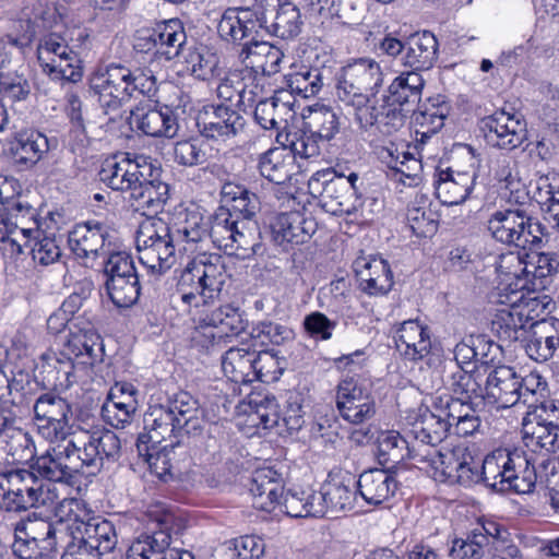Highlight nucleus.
I'll return each instance as SVG.
<instances>
[{
  "mask_svg": "<svg viewBox=\"0 0 559 559\" xmlns=\"http://www.w3.org/2000/svg\"><path fill=\"white\" fill-rule=\"evenodd\" d=\"M90 88L103 112L97 119L88 120L84 130L94 139L102 140L115 130L123 104L140 95L148 98L155 96L157 84L151 70H132L122 63L111 62L91 76Z\"/></svg>",
  "mask_w": 559,
  "mask_h": 559,
  "instance_id": "nucleus-1",
  "label": "nucleus"
},
{
  "mask_svg": "<svg viewBox=\"0 0 559 559\" xmlns=\"http://www.w3.org/2000/svg\"><path fill=\"white\" fill-rule=\"evenodd\" d=\"M461 450L467 456L466 463H462L452 474V483L469 487L483 481L500 492L528 493L534 489L537 471L523 451L498 449L480 463L466 447L461 445Z\"/></svg>",
  "mask_w": 559,
  "mask_h": 559,
  "instance_id": "nucleus-2",
  "label": "nucleus"
},
{
  "mask_svg": "<svg viewBox=\"0 0 559 559\" xmlns=\"http://www.w3.org/2000/svg\"><path fill=\"white\" fill-rule=\"evenodd\" d=\"M465 455L461 445L445 450L420 449L415 440L409 442L395 430L383 431L378 437V457L381 464L394 465L406 459H413L421 469L431 472V476L439 480L452 483V474L462 463H466Z\"/></svg>",
  "mask_w": 559,
  "mask_h": 559,
  "instance_id": "nucleus-3",
  "label": "nucleus"
},
{
  "mask_svg": "<svg viewBox=\"0 0 559 559\" xmlns=\"http://www.w3.org/2000/svg\"><path fill=\"white\" fill-rule=\"evenodd\" d=\"M209 237L213 245L238 259H249L261 248L257 222H240L221 206L209 221Z\"/></svg>",
  "mask_w": 559,
  "mask_h": 559,
  "instance_id": "nucleus-4",
  "label": "nucleus"
},
{
  "mask_svg": "<svg viewBox=\"0 0 559 559\" xmlns=\"http://www.w3.org/2000/svg\"><path fill=\"white\" fill-rule=\"evenodd\" d=\"M176 242L174 231L160 218H145L136 230L139 259L152 274L160 275L176 263Z\"/></svg>",
  "mask_w": 559,
  "mask_h": 559,
  "instance_id": "nucleus-5",
  "label": "nucleus"
},
{
  "mask_svg": "<svg viewBox=\"0 0 559 559\" xmlns=\"http://www.w3.org/2000/svg\"><path fill=\"white\" fill-rule=\"evenodd\" d=\"M487 228L497 241L523 250L540 247L547 235L546 226L522 209L496 211Z\"/></svg>",
  "mask_w": 559,
  "mask_h": 559,
  "instance_id": "nucleus-6",
  "label": "nucleus"
},
{
  "mask_svg": "<svg viewBox=\"0 0 559 559\" xmlns=\"http://www.w3.org/2000/svg\"><path fill=\"white\" fill-rule=\"evenodd\" d=\"M151 534L140 535L128 549V559H175L177 548H171V534H178L180 519L169 510L157 507L148 511Z\"/></svg>",
  "mask_w": 559,
  "mask_h": 559,
  "instance_id": "nucleus-7",
  "label": "nucleus"
},
{
  "mask_svg": "<svg viewBox=\"0 0 559 559\" xmlns=\"http://www.w3.org/2000/svg\"><path fill=\"white\" fill-rule=\"evenodd\" d=\"M8 488L2 493L0 506L9 512L52 504L56 495L33 471L16 469L7 476Z\"/></svg>",
  "mask_w": 559,
  "mask_h": 559,
  "instance_id": "nucleus-8",
  "label": "nucleus"
},
{
  "mask_svg": "<svg viewBox=\"0 0 559 559\" xmlns=\"http://www.w3.org/2000/svg\"><path fill=\"white\" fill-rule=\"evenodd\" d=\"M255 12V0L251 7L227 9L217 25L219 37L241 47L239 58L246 62L251 57V49L260 39L261 22Z\"/></svg>",
  "mask_w": 559,
  "mask_h": 559,
  "instance_id": "nucleus-9",
  "label": "nucleus"
},
{
  "mask_svg": "<svg viewBox=\"0 0 559 559\" xmlns=\"http://www.w3.org/2000/svg\"><path fill=\"white\" fill-rule=\"evenodd\" d=\"M59 443L35 459L32 468L41 477L56 483L72 484L85 467L71 433L59 439Z\"/></svg>",
  "mask_w": 559,
  "mask_h": 559,
  "instance_id": "nucleus-10",
  "label": "nucleus"
},
{
  "mask_svg": "<svg viewBox=\"0 0 559 559\" xmlns=\"http://www.w3.org/2000/svg\"><path fill=\"white\" fill-rule=\"evenodd\" d=\"M246 328V321L239 309L231 306H221L200 319L192 341L195 346L206 350L219 347L221 343L230 335H238Z\"/></svg>",
  "mask_w": 559,
  "mask_h": 559,
  "instance_id": "nucleus-11",
  "label": "nucleus"
},
{
  "mask_svg": "<svg viewBox=\"0 0 559 559\" xmlns=\"http://www.w3.org/2000/svg\"><path fill=\"white\" fill-rule=\"evenodd\" d=\"M71 436L91 474L99 472L106 463L115 462L120 456V439L109 429L80 430Z\"/></svg>",
  "mask_w": 559,
  "mask_h": 559,
  "instance_id": "nucleus-12",
  "label": "nucleus"
},
{
  "mask_svg": "<svg viewBox=\"0 0 559 559\" xmlns=\"http://www.w3.org/2000/svg\"><path fill=\"white\" fill-rule=\"evenodd\" d=\"M152 163L144 155L121 153L107 159L100 171V180L110 189L132 193L141 178L151 176Z\"/></svg>",
  "mask_w": 559,
  "mask_h": 559,
  "instance_id": "nucleus-13",
  "label": "nucleus"
},
{
  "mask_svg": "<svg viewBox=\"0 0 559 559\" xmlns=\"http://www.w3.org/2000/svg\"><path fill=\"white\" fill-rule=\"evenodd\" d=\"M383 83V73L372 59H359L342 69L335 87L338 103L378 92Z\"/></svg>",
  "mask_w": 559,
  "mask_h": 559,
  "instance_id": "nucleus-14",
  "label": "nucleus"
},
{
  "mask_svg": "<svg viewBox=\"0 0 559 559\" xmlns=\"http://www.w3.org/2000/svg\"><path fill=\"white\" fill-rule=\"evenodd\" d=\"M262 31L283 39L294 38L304 25L299 8L287 0H255Z\"/></svg>",
  "mask_w": 559,
  "mask_h": 559,
  "instance_id": "nucleus-15",
  "label": "nucleus"
},
{
  "mask_svg": "<svg viewBox=\"0 0 559 559\" xmlns=\"http://www.w3.org/2000/svg\"><path fill=\"white\" fill-rule=\"evenodd\" d=\"M38 433L50 442L69 437L70 404L53 393L41 394L34 405Z\"/></svg>",
  "mask_w": 559,
  "mask_h": 559,
  "instance_id": "nucleus-16",
  "label": "nucleus"
},
{
  "mask_svg": "<svg viewBox=\"0 0 559 559\" xmlns=\"http://www.w3.org/2000/svg\"><path fill=\"white\" fill-rule=\"evenodd\" d=\"M193 277L198 280L197 288H200L203 297L217 300L228 280L222 255L206 252L197 254L183 271L185 283Z\"/></svg>",
  "mask_w": 559,
  "mask_h": 559,
  "instance_id": "nucleus-17",
  "label": "nucleus"
},
{
  "mask_svg": "<svg viewBox=\"0 0 559 559\" xmlns=\"http://www.w3.org/2000/svg\"><path fill=\"white\" fill-rule=\"evenodd\" d=\"M336 406L341 416L359 425L373 417L376 404L368 390L354 378L343 379L337 385Z\"/></svg>",
  "mask_w": 559,
  "mask_h": 559,
  "instance_id": "nucleus-18",
  "label": "nucleus"
},
{
  "mask_svg": "<svg viewBox=\"0 0 559 559\" xmlns=\"http://www.w3.org/2000/svg\"><path fill=\"white\" fill-rule=\"evenodd\" d=\"M169 198V186L160 178V169L152 165L151 176L141 178L129 195L131 206L145 218L155 217Z\"/></svg>",
  "mask_w": 559,
  "mask_h": 559,
  "instance_id": "nucleus-19",
  "label": "nucleus"
},
{
  "mask_svg": "<svg viewBox=\"0 0 559 559\" xmlns=\"http://www.w3.org/2000/svg\"><path fill=\"white\" fill-rule=\"evenodd\" d=\"M243 117L225 106H212L198 118L200 133L210 140L231 142L245 128Z\"/></svg>",
  "mask_w": 559,
  "mask_h": 559,
  "instance_id": "nucleus-20",
  "label": "nucleus"
},
{
  "mask_svg": "<svg viewBox=\"0 0 559 559\" xmlns=\"http://www.w3.org/2000/svg\"><path fill=\"white\" fill-rule=\"evenodd\" d=\"M130 124L153 138L171 139L177 135L179 129L177 117L168 106L138 105L130 111Z\"/></svg>",
  "mask_w": 559,
  "mask_h": 559,
  "instance_id": "nucleus-21",
  "label": "nucleus"
},
{
  "mask_svg": "<svg viewBox=\"0 0 559 559\" xmlns=\"http://www.w3.org/2000/svg\"><path fill=\"white\" fill-rule=\"evenodd\" d=\"M509 408L521 402L520 376L509 366H498L487 377L483 402Z\"/></svg>",
  "mask_w": 559,
  "mask_h": 559,
  "instance_id": "nucleus-22",
  "label": "nucleus"
},
{
  "mask_svg": "<svg viewBox=\"0 0 559 559\" xmlns=\"http://www.w3.org/2000/svg\"><path fill=\"white\" fill-rule=\"evenodd\" d=\"M522 295L512 292L506 299H499L504 307L497 310L491 321V330L498 338L504 343H512L521 338L528 323V316L525 308L518 305Z\"/></svg>",
  "mask_w": 559,
  "mask_h": 559,
  "instance_id": "nucleus-23",
  "label": "nucleus"
},
{
  "mask_svg": "<svg viewBox=\"0 0 559 559\" xmlns=\"http://www.w3.org/2000/svg\"><path fill=\"white\" fill-rule=\"evenodd\" d=\"M488 144L502 150H513L524 140V126L504 110L496 111L481 120Z\"/></svg>",
  "mask_w": 559,
  "mask_h": 559,
  "instance_id": "nucleus-24",
  "label": "nucleus"
},
{
  "mask_svg": "<svg viewBox=\"0 0 559 559\" xmlns=\"http://www.w3.org/2000/svg\"><path fill=\"white\" fill-rule=\"evenodd\" d=\"M318 228L311 214L294 211L281 213L272 223L273 239L280 246L300 245L307 242Z\"/></svg>",
  "mask_w": 559,
  "mask_h": 559,
  "instance_id": "nucleus-25",
  "label": "nucleus"
},
{
  "mask_svg": "<svg viewBox=\"0 0 559 559\" xmlns=\"http://www.w3.org/2000/svg\"><path fill=\"white\" fill-rule=\"evenodd\" d=\"M524 341L525 353L532 360H549L559 347V320L549 318L532 322Z\"/></svg>",
  "mask_w": 559,
  "mask_h": 559,
  "instance_id": "nucleus-26",
  "label": "nucleus"
},
{
  "mask_svg": "<svg viewBox=\"0 0 559 559\" xmlns=\"http://www.w3.org/2000/svg\"><path fill=\"white\" fill-rule=\"evenodd\" d=\"M322 181V197L324 200V206L331 211L334 215L350 214L355 206L350 200L353 194L352 189L345 181L343 174H337L336 170H324L322 173L314 174L309 185L313 186Z\"/></svg>",
  "mask_w": 559,
  "mask_h": 559,
  "instance_id": "nucleus-27",
  "label": "nucleus"
},
{
  "mask_svg": "<svg viewBox=\"0 0 559 559\" xmlns=\"http://www.w3.org/2000/svg\"><path fill=\"white\" fill-rule=\"evenodd\" d=\"M354 270L362 292L369 295H385L393 286V274L388 262L378 257H360Z\"/></svg>",
  "mask_w": 559,
  "mask_h": 559,
  "instance_id": "nucleus-28",
  "label": "nucleus"
},
{
  "mask_svg": "<svg viewBox=\"0 0 559 559\" xmlns=\"http://www.w3.org/2000/svg\"><path fill=\"white\" fill-rule=\"evenodd\" d=\"M165 408L173 415L179 436H199L203 431L205 420L198 401L188 392L176 393Z\"/></svg>",
  "mask_w": 559,
  "mask_h": 559,
  "instance_id": "nucleus-29",
  "label": "nucleus"
},
{
  "mask_svg": "<svg viewBox=\"0 0 559 559\" xmlns=\"http://www.w3.org/2000/svg\"><path fill=\"white\" fill-rule=\"evenodd\" d=\"M109 229L99 222L76 225L69 233L68 243L72 252L81 259H95L105 249Z\"/></svg>",
  "mask_w": 559,
  "mask_h": 559,
  "instance_id": "nucleus-30",
  "label": "nucleus"
},
{
  "mask_svg": "<svg viewBox=\"0 0 559 559\" xmlns=\"http://www.w3.org/2000/svg\"><path fill=\"white\" fill-rule=\"evenodd\" d=\"M444 384L452 393V397L472 402L479 399L477 403H483L481 376L472 362H467L466 367L460 361L451 364L445 370Z\"/></svg>",
  "mask_w": 559,
  "mask_h": 559,
  "instance_id": "nucleus-31",
  "label": "nucleus"
},
{
  "mask_svg": "<svg viewBox=\"0 0 559 559\" xmlns=\"http://www.w3.org/2000/svg\"><path fill=\"white\" fill-rule=\"evenodd\" d=\"M250 492L254 508L266 512L274 511L284 493L281 475L272 468L257 469L252 476Z\"/></svg>",
  "mask_w": 559,
  "mask_h": 559,
  "instance_id": "nucleus-32",
  "label": "nucleus"
},
{
  "mask_svg": "<svg viewBox=\"0 0 559 559\" xmlns=\"http://www.w3.org/2000/svg\"><path fill=\"white\" fill-rule=\"evenodd\" d=\"M395 345L399 353L405 359L412 361L420 360L431 349L429 330L417 320L404 321L396 330Z\"/></svg>",
  "mask_w": 559,
  "mask_h": 559,
  "instance_id": "nucleus-33",
  "label": "nucleus"
},
{
  "mask_svg": "<svg viewBox=\"0 0 559 559\" xmlns=\"http://www.w3.org/2000/svg\"><path fill=\"white\" fill-rule=\"evenodd\" d=\"M146 432L139 435L138 451H147V447H157L173 436L179 435L175 418L165 406H155L144 416Z\"/></svg>",
  "mask_w": 559,
  "mask_h": 559,
  "instance_id": "nucleus-34",
  "label": "nucleus"
},
{
  "mask_svg": "<svg viewBox=\"0 0 559 559\" xmlns=\"http://www.w3.org/2000/svg\"><path fill=\"white\" fill-rule=\"evenodd\" d=\"M66 347L75 359L82 358L79 364L84 366H93L102 357L100 336L90 320L87 322L81 320L79 328H70Z\"/></svg>",
  "mask_w": 559,
  "mask_h": 559,
  "instance_id": "nucleus-35",
  "label": "nucleus"
},
{
  "mask_svg": "<svg viewBox=\"0 0 559 559\" xmlns=\"http://www.w3.org/2000/svg\"><path fill=\"white\" fill-rule=\"evenodd\" d=\"M439 44L436 36L428 32H418L407 37L403 64L413 70H429L438 56Z\"/></svg>",
  "mask_w": 559,
  "mask_h": 559,
  "instance_id": "nucleus-36",
  "label": "nucleus"
},
{
  "mask_svg": "<svg viewBox=\"0 0 559 559\" xmlns=\"http://www.w3.org/2000/svg\"><path fill=\"white\" fill-rule=\"evenodd\" d=\"M258 169L264 178L276 185L290 181L298 173L294 154L286 146L273 147L261 154Z\"/></svg>",
  "mask_w": 559,
  "mask_h": 559,
  "instance_id": "nucleus-37",
  "label": "nucleus"
},
{
  "mask_svg": "<svg viewBox=\"0 0 559 559\" xmlns=\"http://www.w3.org/2000/svg\"><path fill=\"white\" fill-rule=\"evenodd\" d=\"M221 195L225 210L234 218L240 222H257L254 217L260 210V201L255 193L241 185L228 181L223 185Z\"/></svg>",
  "mask_w": 559,
  "mask_h": 559,
  "instance_id": "nucleus-38",
  "label": "nucleus"
},
{
  "mask_svg": "<svg viewBox=\"0 0 559 559\" xmlns=\"http://www.w3.org/2000/svg\"><path fill=\"white\" fill-rule=\"evenodd\" d=\"M357 490L370 504H380L394 495L397 489L395 478L384 469H369L356 480Z\"/></svg>",
  "mask_w": 559,
  "mask_h": 559,
  "instance_id": "nucleus-39",
  "label": "nucleus"
},
{
  "mask_svg": "<svg viewBox=\"0 0 559 559\" xmlns=\"http://www.w3.org/2000/svg\"><path fill=\"white\" fill-rule=\"evenodd\" d=\"M451 431L450 424L440 411H426L412 425V435L420 449L433 448L441 443Z\"/></svg>",
  "mask_w": 559,
  "mask_h": 559,
  "instance_id": "nucleus-40",
  "label": "nucleus"
},
{
  "mask_svg": "<svg viewBox=\"0 0 559 559\" xmlns=\"http://www.w3.org/2000/svg\"><path fill=\"white\" fill-rule=\"evenodd\" d=\"M323 486L331 516H336L341 512L354 509L357 499V486L353 475L346 473L344 475L330 476Z\"/></svg>",
  "mask_w": 559,
  "mask_h": 559,
  "instance_id": "nucleus-41",
  "label": "nucleus"
},
{
  "mask_svg": "<svg viewBox=\"0 0 559 559\" xmlns=\"http://www.w3.org/2000/svg\"><path fill=\"white\" fill-rule=\"evenodd\" d=\"M475 179V173L453 174L450 169L442 170L437 180V195L445 204H461L469 197Z\"/></svg>",
  "mask_w": 559,
  "mask_h": 559,
  "instance_id": "nucleus-42",
  "label": "nucleus"
},
{
  "mask_svg": "<svg viewBox=\"0 0 559 559\" xmlns=\"http://www.w3.org/2000/svg\"><path fill=\"white\" fill-rule=\"evenodd\" d=\"M153 36L158 44L157 58L170 61L183 50L187 35L180 20L170 19L157 23L153 28Z\"/></svg>",
  "mask_w": 559,
  "mask_h": 559,
  "instance_id": "nucleus-43",
  "label": "nucleus"
},
{
  "mask_svg": "<svg viewBox=\"0 0 559 559\" xmlns=\"http://www.w3.org/2000/svg\"><path fill=\"white\" fill-rule=\"evenodd\" d=\"M378 92H371L362 96L355 97L338 103L340 106L354 115V119L360 129L368 131L377 124L380 114L384 109L389 97L385 95L378 97Z\"/></svg>",
  "mask_w": 559,
  "mask_h": 559,
  "instance_id": "nucleus-44",
  "label": "nucleus"
},
{
  "mask_svg": "<svg viewBox=\"0 0 559 559\" xmlns=\"http://www.w3.org/2000/svg\"><path fill=\"white\" fill-rule=\"evenodd\" d=\"M63 523L61 521L51 522L41 518L26 519L15 525V531L22 534V537L31 538L44 547L47 543V550L53 554L60 535L63 533Z\"/></svg>",
  "mask_w": 559,
  "mask_h": 559,
  "instance_id": "nucleus-45",
  "label": "nucleus"
},
{
  "mask_svg": "<svg viewBox=\"0 0 559 559\" xmlns=\"http://www.w3.org/2000/svg\"><path fill=\"white\" fill-rule=\"evenodd\" d=\"M84 545L95 549L98 555L114 550L117 535L111 522L102 519H91L79 527Z\"/></svg>",
  "mask_w": 559,
  "mask_h": 559,
  "instance_id": "nucleus-46",
  "label": "nucleus"
},
{
  "mask_svg": "<svg viewBox=\"0 0 559 559\" xmlns=\"http://www.w3.org/2000/svg\"><path fill=\"white\" fill-rule=\"evenodd\" d=\"M292 117L290 104L278 96L261 99L254 108V119L265 130L284 129Z\"/></svg>",
  "mask_w": 559,
  "mask_h": 559,
  "instance_id": "nucleus-47",
  "label": "nucleus"
},
{
  "mask_svg": "<svg viewBox=\"0 0 559 559\" xmlns=\"http://www.w3.org/2000/svg\"><path fill=\"white\" fill-rule=\"evenodd\" d=\"M254 357L247 348H229L222 357V369L225 376L236 383L254 381Z\"/></svg>",
  "mask_w": 559,
  "mask_h": 559,
  "instance_id": "nucleus-48",
  "label": "nucleus"
},
{
  "mask_svg": "<svg viewBox=\"0 0 559 559\" xmlns=\"http://www.w3.org/2000/svg\"><path fill=\"white\" fill-rule=\"evenodd\" d=\"M3 217L11 222L13 229L19 230L22 237L29 241L34 233H38L36 211L28 204H23L17 199H5L0 204Z\"/></svg>",
  "mask_w": 559,
  "mask_h": 559,
  "instance_id": "nucleus-49",
  "label": "nucleus"
},
{
  "mask_svg": "<svg viewBox=\"0 0 559 559\" xmlns=\"http://www.w3.org/2000/svg\"><path fill=\"white\" fill-rule=\"evenodd\" d=\"M523 438L533 450L542 449L547 453L559 450V426H548L538 421L523 419Z\"/></svg>",
  "mask_w": 559,
  "mask_h": 559,
  "instance_id": "nucleus-50",
  "label": "nucleus"
},
{
  "mask_svg": "<svg viewBox=\"0 0 559 559\" xmlns=\"http://www.w3.org/2000/svg\"><path fill=\"white\" fill-rule=\"evenodd\" d=\"M276 140L294 154L295 159L296 156L307 159L317 157L320 154V142H322V140L307 126H304L302 129L296 132L286 133L285 135L278 133Z\"/></svg>",
  "mask_w": 559,
  "mask_h": 559,
  "instance_id": "nucleus-51",
  "label": "nucleus"
},
{
  "mask_svg": "<svg viewBox=\"0 0 559 559\" xmlns=\"http://www.w3.org/2000/svg\"><path fill=\"white\" fill-rule=\"evenodd\" d=\"M37 59L41 69L53 66V62L64 60L76 62V52L69 47L67 40L58 34L44 36L37 46Z\"/></svg>",
  "mask_w": 559,
  "mask_h": 559,
  "instance_id": "nucleus-52",
  "label": "nucleus"
},
{
  "mask_svg": "<svg viewBox=\"0 0 559 559\" xmlns=\"http://www.w3.org/2000/svg\"><path fill=\"white\" fill-rule=\"evenodd\" d=\"M305 126L322 141H331L340 131V119L331 107L317 104L309 108Z\"/></svg>",
  "mask_w": 559,
  "mask_h": 559,
  "instance_id": "nucleus-53",
  "label": "nucleus"
},
{
  "mask_svg": "<svg viewBox=\"0 0 559 559\" xmlns=\"http://www.w3.org/2000/svg\"><path fill=\"white\" fill-rule=\"evenodd\" d=\"M13 151L17 163L32 167L49 151V142L44 134L32 132L21 135Z\"/></svg>",
  "mask_w": 559,
  "mask_h": 559,
  "instance_id": "nucleus-54",
  "label": "nucleus"
},
{
  "mask_svg": "<svg viewBox=\"0 0 559 559\" xmlns=\"http://www.w3.org/2000/svg\"><path fill=\"white\" fill-rule=\"evenodd\" d=\"M116 391H110L108 400L102 407V416L104 420L115 428H123L132 419L136 409V401L132 394L128 393L124 401H116L118 399Z\"/></svg>",
  "mask_w": 559,
  "mask_h": 559,
  "instance_id": "nucleus-55",
  "label": "nucleus"
},
{
  "mask_svg": "<svg viewBox=\"0 0 559 559\" xmlns=\"http://www.w3.org/2000/svg\"><path fill=\"white\" fill-rule=\"evenodd\" d=\"M106 288L109 298L117 307H130L136 302L140 296L139 275L106 280Z\"/></svg>",
  "mask_w": 559,
  "mask_h": 559,
  "instance_id": "nucleus-56",
  "label": "nucleus"
},
{
  "mask_svg": "<svg viewBox=\"0 0 559 559\" xmlns=\"http://www.w3.org/2000/svg\"><path fill=\"white\" fill-rule=\"evenodd\" d=\"M283 51L272 44L259 39L251 49V66L258 67L264 74L272 75L278 72L283 60Z\"/></svg>",
  "mask_w": 559,
  "mask_h": 559,
  "instance_id": "nucleus-57",
  "label": "nucleus"
},
{
  "mask_svg": "<svg viewBox=\"0 0 559 559\" xmlns=\"http://www.w3.org/2000/svg\"><path fill=\"white\" fill-rule=\"evenodd\" d=\"M290 90L305 98L317 95L323 86L322 72L318 68H302L289 75Z\"/></svg>",
  "mask_w": 559,
  "mask_h": 559,
  "instance_id": "nucleus-58",
  "label": "nucleus"
},
{
  "mask_svg": "<svg viewBox=\"0 0 559 559\" xmlns=\"http://www.w3.org/2000/svg\"><path fill=\"white\" fill-rule=\"evenodd\" d=\"M486 546H488L486 534L472 533L466 539H454L449 555L453 559H481Z\"/></svg>",
  "mask_w": 559,
  "mask_h": 559,
  "instance_id": "nucleus-59",
  "label": "nucleus"
},
{
  "mask_svg": "<svg viewBox=\"0 0 559 559\" xmlns=\"http://www.w3.org/2000/svg\"><path fill=\"white\" fill-rule=\"evenodd\" d=\"M479 404L476 402L448 396L445 399L439 397L435 403L436 411L444 416V419L450 424V429L471 414V411Z\"/></svg>",
  "mask_w": 559,
  "mask_h": 559,
  "instance_id": "nucleus-60",
  "label": "nucleus"
},
{
  "mask_svg": "<svg viewBox=\"0 0 559 559\" xmlns=\"http://www.w3.org/2000/svg\"><path fill=\"white\" fill-rule=\"evenodd\" d=\"M407 224L417 237H430L438 228L433 212L426 206L412 205L407 209Z\"/></svg>",
  "mask_w": 559,
  "mask_h": 559,
  "instance_id": "nucleus-61",
  "label": "nucleus"
},
{
  "mask_svg": "<svg viewBox=\"0 0 559 559\" xmlns=\"http://www.w3.org/2000/svg\"><path fill=\"white\" fill-rule=\"evenodd\" d=\"M174 159L181 166L192 167L204 164L206 153L200 140H182L174 145Z\"/></svg>",
  "mask_w": 559,
  "mask_h": 559,
  "instance_id": "nucleus-62",
  "label": "nucleus"
},
{
  "mask_svg": "<svg viewBox=\"0 0 559 559\" xmlns=\"http://www.w3.org/2000/svg\"><path fill=\"white\" fill-rule=\"evenodd\" d=\"M174 442L166 444L160 449L157 447H147V451H138L139 456L143 457L150 466L153 474L159 478H164L171 474L173 464L169 457L170 452L174 450Z\"/></svg>",
  "mask_w": 559,
  "mask_h": 559,
  "instance_id": "nucleus-63",
  "label": "nucleus"
},
{
  "mask_svg": "<svg viewBox=\"0 0 559 559\" xmlns=\"http://www.w3.org/2000/svg\"><path fill=\"white\" fill-rule=\"evenodd\" d=\"M251 335L259 338L261 345H282L293 338V330L276 322H260L253 328Z\"/></svg>",
  "mask_w": 559,
  "mask_h": 559,
  "instance_id": "nucleus-64",
  "label": "nucleus"
}]
</instances>
